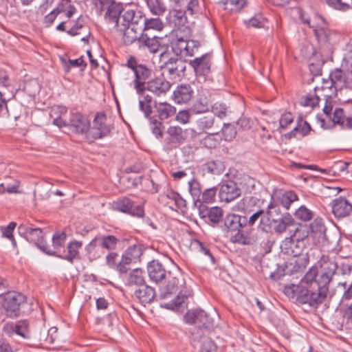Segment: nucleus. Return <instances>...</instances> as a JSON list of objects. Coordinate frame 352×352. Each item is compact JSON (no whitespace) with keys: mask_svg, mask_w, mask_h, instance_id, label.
I'll return each mask as SVG.
<instances>
[{"mask_svg":"<svg viewBox=\"0 0 352 352\" xmlns=\"http://www.w3.org/2000/svg\"><path fill=\"white\" fill-rule=\"evenodd\" d=\"M149 128L156 138L159 139L163 137L164 125L160 120L149 117Z\"/></svg>","mask_w":352,"mask_h":352,"instance_id":"42","label":"nucleus"},{"mask_svg":"<svg viewBox=\"0 0 352 352\" xmlns=\"http://www.w3.org/2000/svg\"><path fill=\"white\" fill-rule=\"evenodd\" d=\"M247 223L245 217L240 216L234 214H228L224 219V226L228 231L234 232L240 228L243 227Z\"/></svg>","mask_w":352,"mask_h":352,"instance_id":"22","label":"nucleus"},{"mask_svg":"<svg viewBox=\"0 0 352 352\" xmlns=\"http://www.w3.org/2000/svg\"><path fill=\"white\" fill-rule=\"evenodd\" d=\"M223 10L229 12H239L246 4V0H220Z\"/></svg>","mask_w":352,"mask_h":352,"instance_id":"33","label":"nucleus"},{"mask_svg":"<svg viewBox=\"0 0 352 352\" xmlns=\"http://www.w3.org/2000/svg\"><path fill=\"white\" fill-rule=\"evenodd\" d=\"M96 12L103 15L104 20L114 27L118 26V21L123 6L121 3L116 0H92Z\"/></svg>","mask_w":352,"mask_h":352,"instance_id":"3","label":"nucleus"},{"mask_svg":"<svg viewBox=\"0 0 352 352\" xmlns=\"http://www.w3.org/2000/svg\"><path fill=\"white\" fill-rule=\"evenodd\" d=\"M61 61L67 72H69L71 67H82L85 68L87 66L82 57L76 59H69L68 61H66L64 58H61Z\"/></svg>","mask_w":352,"mask_h":352,"instance_id":"50","label":"nucleus"},{"mask_svg":"<svg viewBox=\"0 0 352 352\" xmlns=\"http://www.w3.org/2000/svg\"><path fill=\"white\" fill-rule=\"evenodd\" d=\"M150 11L155 15L160 16L165 11V8L160 0H145Z\"/></svg>","mask_w":352,"mask_h":352,"instance_id":"48","label":"nucleus"},{"mask_svg":"<svg viewBox=\"0 0 352 352\" xmlns=\"http://www.w3.org/2000/svg\"><path fill=\"white\" fill-rule=\"evenodd\" d=\"M237 232L231 236V241L241 245H250L252 243V239L249 232L244 230H238Z\"/></svg>","mask_w":352,"mask_h":352,"instance_id":"41","label":"nucleus"},{"mask_svg":"<svg viewBox=\"0 0 352 352\" xmlns=\"http://www.w3.org/2000/svg\"><path fill=\"white\" fill-rule=\"evenodd\" d=\"M337 262L338 268L336 270V277L348 278L352 272V263L345 259H340Z\"/></svg>","mask_w":352,"mask_h":352,"instance_id":"35","label":"nucleus"},{"mask_svg":"<svg viewBox=\"0 0 352 352\" xmlns=\"http://www.w3.org/2000/svg\"><path fill=\"white\" fill-rule=\"evenodd\" d=\"M310 230L312 233L318 235V237L321 236L324 231L325 226L322 221V219L320 218L316 219L311 224H310Z\"/></svg>","mask_w":352,"mask_h":352,"instance_id":"54","label":"nucleus"},{"mask_svg":"<svg viewBox=\"0 0 352 352\" xmlns=\"http://www.w3.org/2000/svg\"><path fill=\"white\" fill-rule=\"evenodd\" d=\"M317 265L319 266V270L336 276L337 262L333 258L328 255H322Z\"/></svg>","mask_w":352,"mask_h":352,"instance_id":"27","label":"nucleus"},{"mask_svg":"<svg viewBox=\"0 0 352 352\" xmlns=\"http://www.w3.org/2000/svg\"><path fill=\"white\" fill-rule=\"evenodd\" d=\"M187 14L188 13L184 10H173L170 12V21L171 23H173L176 27H187L189 23H190Z\"/></svg>","mask_w":352,"mask_h":352,"instance_id":"30","label":"nucleus"},{"mask_svg":"<svg viewBox=\"0 0 352 352\" xmlns=\"http://www.w3.org/2000/svg\"><path fill=\"white\" fill-rule=\"evenodd\" d=\"M126 65L135 75L134 89L138 94L143 95L146 90V80L151 77L152 69L145 65L138 64L134 57L129 58Z\"/></svg>","mask_w":352,"mask_h":352,"instance_id":"4","label":"nucleus"},{"mask_svg":"<svg viewBox=\"0 0 352 352\" xmlns=\"http://www.w3.org/2000/svg\"><path fill=\"white\" fill-rule=\"evenodd\" d=\"M160 46V38L156 36H150L146 32H144L140 37L138 45L140 48H146L151 53H156L159 50Z\"/></svg>","mask_w":352,"mask_h":352,"instance_id":"25","label":"nucleus"},{"mask_svg":"<svg viewBox=\"0 0 352 352\" xmlns=\"http://www.w3.org/2000/svg\"><path fill=\"white\" fill-rule=\"evenodd\" d=\"M330 78L333 84L344 83L345 80L343 72L340 69H336L330 74Z\"/></svg>","mask_w":352,"mask_h":352,"instance_id":"63","label":"nucleus"},{"mask_svg":"<svg viewBox=\"0 0 352 352\" xmlns=\"http://www.w3.org/2000/svg\"><path fill=\"white\" fill-rule=\"evenodd\" d=\"M115 207L118 211L134 217H143L144 215L143 206L140 204H135L132 200L127 197L118 200L116 202Z\"/></svg>","mask_w":352,"mask_h":352,"instance_id":"10","label":"nucleus"},{"mask_svg":"<svg viewBox=\"0 0 352 352\" xmlns=\"http://www.w3.org/2000/svg\"><path fill=\"white\" fill-rule=\"evenodd\" d=\"M326 3L331 8L341 11L349 10L350 5L342 0H325Z\"/></svg>","mask_w":352,"mask_h":352,"instance_id":"61","label":"nucleus"},{"mask_svg":"<svg viewBox=\"0 0 352 352\" xmlns=\"http://www.w3.org/2000/svg\"><path fill=\"white\" fill-rule=\"evenodd\" d=\"M319 102V98L314 94H309L304 97H302L300 103L303 107H308L314 108L318 105Z\"/></svg>","mask_w":352,"mask_h":352,"instance_id":"52","label":"nucleus"},{"mask_svg":"<svg viewBox=\"0 0 352 352\" xmlns=\"http://www.w3.org/2000/svg\"><path fill=\"white\" fill-rule=\"evenodd\" d=\"M298 253L292 254L293 258L291 259L289 264L294 266V271H299L305 268L308 264L309 259L305 255L297 256Z\"/></svg>","mask_w":352,"mask_h":352,"instance_id":"43","label":"nucleus"},{"mask_svg":"<svg viewBox=\"0 0 352 352\" xmlns=\"http://www.w3.org/2000/svg\"><path fill=\"white\" fill-rule=\"evenodd\" d=\"M191 296L192 292L186 291L185 294L180 292L173 299H171L170 301H166V299L170 298V292H168L166 294L161 295L162 301L160 303V306L168 309L173 310L182 306L185 302V300Z\"/></svg>","mask_w":352,"mask_h":352,"instance_id":"16","label":"nucleus"},{"mask_svg":"<svg viewBox=\"0 0 352 352\" xmlns=\"http://www.w3.org/2000/svg\"><path fill=\"white\" fill-rule=\"evenodd\" d=\"M310 130L311 126L307 122L304 121L302 122L300 124H298L296 126H295L294 129L289 133L288 135L289 138H292L295 137L297 133H299L302 136H305L308 134Z\"/></svg>","mask_w":352,"mask_h":352,"instance_id":"51","label":"nucleus"},{"mask_svg":"<svg viewBox=\"0 0 352 352\" xmlns=\"http://www.w3.org/2000/svg\"><path fill=\"white\" fill-rule=\"evenodd\" d=\"M208 219L213 223H219L223 216V210L219 207H212L208 212Z\"/></svg>","mask_w":352,"mask_h":352,"instance_id":"59","label":"nucleus"},{"mask_svg":"<svg viewBox=\"0 0 352 352\" xmlns=\"http://www.w3.org/2000/svg\"><path fill=\"white\" fill-rule=\"evenodd\" d=\"M107 118L104 113H97L94 120L93 130L96 138H102L110 133V127L105 124Z\"/></svg>","mask_w":352,"mask_h":352,"instance_id":"21","label":"nucleus"},{"mask_svg":"<svg viewBox=\"0 0 352 352\" xmlns=\"http://www.w3.org/2000/svg\"><path fill=\"white\" fill-rule=\"evenodd\" d=\"M298 232V231L297 230L294 235L286 237L282 241L280 248L283 252L290 255L295 253V251L293 250V246L295 245V237Z\"/></svg>","mask_w":352,"mask_h":352,"instance_id":"46","label":"nucleus"},{"mask_svg":"<svg viewBox=\"0 0 352 352\" xmlns=\"http://www.w3.org/2000/svg\"><path fill=\"white\" fill-rule=\"evenodd\" d=\"M193 96V90L188 84L178 85L173 93V100L177 104L188 102Z\"/></svg>","mask_w":352,"mask_h":352,"instance_id":"17","label":"nucleus"},{"mask_svg":"<svg viewBox=\"0 0 352 352\" xmlns=\"http://www.w3.org/2000/svg\"><path fill=\"white\" fill-rule=\"evenodd\" d=\"M19 233L23 236L28 241L33 242L36 245L47 254H55L48 246L45 245L43 240V231L40 228H30L26 225L21 224L18 227Z\"/></svg>","mask_w":352,"mask_h":352,"instance_id":"5","label":"nucleus"},{"mask_svg":"<svg viewBox=\"0 0 352 352\" xmlns=\"http://www.w3.org/2000/svg\"><path fill=\"white\" fill-rule=\"evenodd\" d=\"M184 321L189 324H199L207 327L211 323V318L201 309L189 310L184 316Z\"/></svg>","mask_w":352,"mask_h":352,"instance_id":"12","label":"nucleus"},{"mask_svg":"<svg viewBox=\"0 0 352 352\" xmlns=\"http://www.w3.org/2000/svg\"><path fill=\"white\" fill-rule=\"evenodd\" d=\"M25 300V296L21 293L14 292L8 293L3 304L7 315L11 318L19 316Z\"/></svg>","mask_w":352,"mask_h":352,"instance_id":"7","label":"nucleus"},{"mask_svg":"<svg viewBox=\"0 0 352 352\" xmlns=\"http://www.w3.org/2000/svg\"><path fill=\"white\" fill-rule=\"evenodd\" d=\"M3 331L9 336L16 334L25 339L30 338L31 336L28 323L25 320H20L16 323H7L3 329Z\"/></svg>","mask_w":352,"mask_h":352,"instance_id":"11","label":"nucleus"},{"mask_svg":"<svg viewBox=\"0 0 352 352\" xmlns=\"http://www.w3.org/2000/svg\"><path fill=\"white\" fill-rule=\"evenodd\" d=\"M67 238V235L64 232H56L53 235L52 237V246L53 250L48 247L52 252H55V254H51L52 256L60 255L61 249L64 246Z\"/></svg>","mask_w":352,"mask_h":352,"instance_id":"34","label":"nucleus"},{"mask_svg":"<svg viewBox=\"0 0 352 352\" xmlns=\"http://www.w3.org/2000/svg\"><path fill=\"white\" fill-rule=\"evenodd\" d=\"M135 296L142 304L150 303L155 296L153 288L148 285H142L135 290Z\"/></svg>","mask_w":352,"mask_h":352,"instance_id":"29","label":"nucleus"},{"mask_svg":"<svg viewBox=\"0 0 352 352\" xmlns=\"http://www.w3.org/2000/svg\"><path fill=\"white\" fill-rule=\"evenodd\" d=\"M128 283L131 285H136L140 287L144 285V279L142 271L138 268L131 271L129 276Z\"/></svg>","mask_w":352,"mask_h":352,"instance_id":"45","label":"nucleus"},{"mask_svg":"<svg viewBox=\"0 0 352 352\" xmlns=\"http://www.w3.org/2000/svg\"><path fill=\"white\" fill-rule=\"evenodd\" d=\"M241 195V190L233 181H228L221 186L219 197L221 201L230 202Z\"/></svg>","mask_w":352,"mask_h":352,"instance_id":"14","label":"nucleus"},{"mask_svg":"<svg viewBox=\"0 0 352 352\" xmlns=\"http://www.w3.org/2000/svg\"><path fill=\"white\" fill-rule=\"evenodd\" d=\"M274 223V230L278 234H282L287 228L293 224V219L291 216L284 217L278 220L272 219Z\"/></svg>","mask_w":352,"mask_h":352,"instance_id":"39","label":"nucleus"},{"mask_svg":"<svg viewBox=\"0 0 352 352\" xmlns=\"http://www.w3.org/2000/svg\"><path fill=\"white\" fill-rule=\"evenodd\" d=\"M279 204L285 208L289 209L291 204L298 200L297 195L292 190L285 191L278 197Z\"/></svg>","mask_w":352,"mask_h":352,"instance_id":"40","label":"nucleus"},{"mask_svg":"<svg viewBox=\"0 0 352 352\" xmlns=\"http://www.w3.org/2000/svg\"><path fill=\"white\" fill-rule=\"evenodd\" d=\"M143 254V248L140 244H135L128 247L122 253L120 261L119 268L120 274H125L129 270L131 264H135L140 261Z\"/></svg>","mask_w":352,"mask_h":352,"instance_id":"6","label":"nucleus"},{"mask_svg":"<svg viewBox=\"0 0 352 352\" xmlns=\"http://www.w3.org/2000/svg\"><path fill=\"white\" fill-rule=\"evenodd\" d=\"M154 108L157 117L160 120H166L176 113V108L166 102H155Z\"/></svg>","mask_w":352,"mask_h":352,"instance_id":"24","label":"nucleus"},{"mask_svg":"<svg viewBox=\"0 0 352 352\" xmlns=\"http://www.w3.org/2000/svg\"><path fill=\"white\" fill-rule=\"evenodd\" d=\"M167 201L166 204L170 205V207H173V204L177 209L183 210L186 207V201L177 192L173 190H169L165 195Z\"/></svg>","mask_w":352,"mask_h":352,"instance_id":"31","label":"nucleus"},{"mask_svg":"<svg viewBox=\"0 0 352 352\" xmlns=\"http://www.w3.org/2000/svg\"><path fill=\"white\" fill-rule=\"evenodd\" d=\"M332 212L337 217L348 216L352 211V204L344 197L335 199L331 204Z\"/></svg>","mask_w":352,"mask_h":352,"instance_id":"18","label":"nucleus"},{"mask_svg":"<svg viewBox=\"0 0 352 352\" xmlns=\"http://www.w3.org/2000/svg\"><path fill=\"white\" fill-rule=\"evenodd\" d=\"M264 211L263 210H259L252 215L250 216L249 220H247V223L250 226H252L258 219L260 220V224L258 226L259 229L264 232H269L271 226L270 224L265 223V217L262 215L263 214Z\"/></svg>","mask_w":352,"mask_h":352,"instance_id":"37","label":"nucleus"},{"mask_svg":"<svg viewBox=\"0 0 352 352\" xmlns=\"http://www.w3.org/2000/svg\"><path fill=\"white\" fill-rule=\"evenodd\" d=\"M163 24L161 20L158 18L146 19L145 18L144 24L142 25V31L147 32L149 30H162Z\"/></svg>","mask_w":352,"mask_h":352,"instance_id":"47","label":"nucleus"},{"mask_svg":"<svg viewBox=\"0 0 352 352\" xmlns=\"http://www.w3.org/2000/svg\"><path fill=\"white\" fill-rule=\"evenodd\" d=\"M100 245L110 252L116 249L119 241L113 235H102L98 237Z\"/></svg>","mask_w":352,"mask_h":352,"instance_id":"38","label":"nucleus"},{"mask_svg":"<svg viewBox=\"0 0 352 352\" xmlns=\"http://www.w3.org/2000/svg\"><path fill=\"white\" fill-rule=\"evenodd\" d=\"M66 113L65 107L53 109L50 113L51 117L54 118L53 123L59 127L69 126L72 132L78 134H84L89 131L90 123L87 118L80 113H72L67 121L62 116H65Z\"/></svg>","mask_w":352,"mask_h":352,"instance_id":"2","label":"nucleus"},{"mask_svg":"<svg viewBox=\"0 0 352 352\" xmlns=\"http://www.w3.org/2000/svg\"><path fill=\"white\" fill-rule=\"evenodd\" d=\"M221 133L226 141L232 140L236 135V131L234 126L230 124H225L221 129Z\"/></svg>","mask_w":352,"mask_h":352,"instance_id":"56","label":"nucleus"},{"mask_svg":"<svg viewBox=\"0 0 352 352\" xmlns=\"http://www.w3.org/2000/svg\"><path fill=\"white\" fill-rule=\"evenodd\" d=\"M142 27H135L133 25H129L125 29L123 34V41L126 45H130L134 42L139 45L140 37L143 35Z\"/></svg>","mask_w":352,"mask_h":352,"instance_id":"23","label":"nucleus"},{"mask_svg":"<svg viewBox=\"0 0 352 352\" xmlns=\"http://www.w3.org/2000/svg\"><path fill=\"white\" fill-rule=\"evenodd\" d=\"M124 18L130 23L129 25H133L135 27L140 25V27L142 28L145 20L143 13L138 9H129L126 10L124 14Z\"/></svg>","mask_w":352,"mask_h":352,"instance_id":"28","label":"nucleus"},{"mask_svg":"<svg viewBox=\"0 0 352 352\" xmlns=\"http://www.w3.org/2000/svg\"><path fill=\"white\" fill-rule=\"evenodd\" d=\"M225 170L224 164L222 162L210 161L203 165V170L211 175H221Z\"/></svg>","mask_w":352,"mask_h":352,"instance_id":"36","label":"nucleus"},{"mask_svg":"<svg viewBox=\"0 0 352 352\" xmlns=\"http://www.w3.org/2000/svg\"><path fill=\"white\" fill-rule=\"evenodd\" d=\"M199 47V42L195 40H188L186 45V50L185 52V56H192L198 51Z\"/></svg>","mask_w":352,"mask_h":352,"instance_id":"64","label":"nucleus"},{"mask_svg":"<svg viewBox=\"0 0 352 352\" xmlns=\"http://www.w3.org/2000/svg\"><path fill=\"white\" fill-rule=\"evenodd\" d=\"M211 56L205 54L199 58L190 60L189 65L193 68L197 76H206L210 72Z\"/></svg>","mask_w":352,"mask_h":352,"instance_id":"13","label":"nucleus"},{"mask_svg":"<svg viewBox=\"0 0 352 352\" xmlns=\"http://www.w3.org/2000/svg\"><path fill=\"white\" fill-rule=\"evenodd\" d=\"M58 15L64 14L67 19H70L76 11V8L69 0H61L53 9Z\"/></svg>","mask_w":352,"mask_h":352,"instance_id":"32","label":"nucleus"},{"mask_svg":"<svg viewBox=\"0 0 352 352\" xmlns=\"http://www.w3.org/2000/svg\"><path fill=\"white\" fill-rule=\"evenodd\" d=\"M82 246V243L81 241H70L67 244L66 250H63V253L60 255H57V257L73 263L74 260L80 259L79 250L81 249Z\"/></svg>","mask_w":352,"mask_h":352,"instance_id":"19","label":"nucleus"},{"mask_svg":"<svg viewBox=\"0 0 352 352\" xmlns=\"http://www.w3.org/2000/svg\"><path fill=\"white\" fill-rule=\"evenodd\" d=\"M346 116L341 108H336L333 112L332 121L335 124H340L342 127L344 126Z\"/></svg>","mask_w":352,"mask_h":352,"instance_id":"60","label":"nucleus"},{"mask_svg":"<svg viewBox=\"0 0 352 352\" xmlns=\"http://www.w3.org/2000/svg\"><path fill=\"white\" fill-rule=\"evenodd\" d=\"M16 226V223L15 222H10L8 226L1 227L0 228L2 236L8 239L14 247L16 245V242L13 236V232Z\"/></svg>","mask_w":352,"mask_h":352,"instance_id":"49","label":"nucleus"},{"mask_svg":"<svg viewBox=\"0 0 352 352\" xmlns=\"http://www.w3.org/2000/svg\"><path fill=\"white\" fill-rule=\"evenodd\" d=\"M294 214L296 218L305 221H309L313 217L312 211L305 206L299 207V208L295 212Z\"/></svg>","mask_w":352,"mask_h":352,"instance_id":"57","label":"nucleus"},{"mask_svg":"<svg viewBox=\"0 0 352 352\" xmlns=\"http://www.w3.org/2000/svg\"><path fill=\"white\" fill-rule=\"evenodd\" d=\"M214 116L212 114L204 116L197 120V126L200 131H206L214 124Z\"/></svg>","mask_w":352,"mask_h":352,"instance_id":"44","label":"nucleus"},{"mask_svg":"<svg viewBox=\"0 0 352 352\" xmlns=\"http://www.w3.org/2000/svg\"><path fill=\"white\" fill-rule=\"evenodd\" d=\"M67 33L72 36L83 34L81 41L84 43H88L89 37L91 36L90 30L82 23L80 18L76 21L72 28L67 31Z\"/></svg>","mask_w":352,"mask_h":352,"instance_id":"26","label":"nucleus"},{"mask_svg":"<svg viewBox=\"0 0 352 352\" xmlns=\"http://www.w3.org/2000/svg\"><path fill=\"white\" fill-rule=\"evenodd\" d=\"M188 190L194 199H198L201 194V189L199 182L192 179L188 182Z\"/></svg>","mask_w":352,"mask_h":352,"instance_id":"55","label":"nucleus"},{"mask_svg":"<svg viewBox=\"0 0 352 352\" xmlns=\"http://www.w3.org/2000/svg\"><path fill=\"white\" fill-rule=\"evenodd\" d=\"M217 346L215 343L208 338H204L201 341L200 352H217Z\"/></svg>","mask_w":352,"mask_h":352,"instance_id":"58","label":"nucleus"},{"mask_svg":"<svg viewBox=\"0 0 352 352\" xmlns=\"http://www.w3.org/2000/svg\"><path fill=\"white\" fill-rule=\"evenodd\" d=\"M147 271L150 279L153 282L158 283L166 278V270L158 261L153 260L149 262Z\"/></svg>","mask_w":352,"mask_h":352,"instance_id":"20","label":"nucleus"},{"mask_svg":"<svg viewBox=\"0 0 352 352\" xmlns=\"http://www.w3.org/2000/svg\"><path fill=\"white\" fill-rule=\"evenodd\" d=\"M146 89L157 97L165 96L171 87V84L162 74L148 80L145 85Z\"/></svg>","mask_w":352,"mask_h":352,"instance_id":"9","label":"nucleus"},{"mask_svg":"<svg viewBox=\"0 0 352 352\" xmlns=\"http://www.w3.org/2000/svg\"><path fill=\"white\" fill-rule=\"evenodd\" d=\"M163 68L171 80L178 81L184 76L186 66L182 58H171L165 63Z\"/></svg>","mask_w":352,"mask_h":352,"instance_id":"8","label":"nucleus"},{"mask_svg":"<svg viewBox=\"0 0 352 352\" xmlns=\"http://www.w3.org/2000/svg\"><path fill=\"white\" fill-rule=\"evenodd\" d=\"M118 256V253L113 251L109 252L105 257V262L109 267L114 269L120 273V270L119 268L120 262L118 263H117Z\"/></svg>","mask_w":352,"mask_h":352,"instance_id":"53","label":"nucleus"},{"mask_svg":"<svg viewBox=\"0 0 352 352\" xmlns=\"http://www.w3.org/2000/svg\"><path fill=\"white\" fill-rule=\"evenodd\" d=\"M280 213V210L278 205L276 203L275 199L272 197V201L267 206V220L269 221L270 219H273L274 214L279 215Z\"/></svg>","mask_w":352,"mask_h":352,"instance_id":"62","label":"nucleus"},{"mask_svg":"<svg viewBox=\"0 0 352 352\" xmlns=\"http://www.w3.org/2000/svg\"><path fill=\"white\" fill-rule=\"evenodd\" d=\"M166 133L168 137L165 139V142L168 149L177 147L185 140L183 130L180 126H170L166 131Z\"/></svg>","mask_w":352,"mask_h":352,"instance_id":"15","label":"nucleus"},{"mask_svg":"<svg viewBox=\"0 0 352 352\" xmlns=\"http://www.w3.org/2000/svg\"><path fill=\"white\" fill-rule=\"evenodd\" d=\"M335 279L337 280L336 276L314 266L307 272L298 285L285 286L284 293L300 304L318 307L327 297L329 284Z\"/></svg>","mask_w":352,"mask_h":352,"instance_id":"1","label":"nucleus"}]
</instances>
